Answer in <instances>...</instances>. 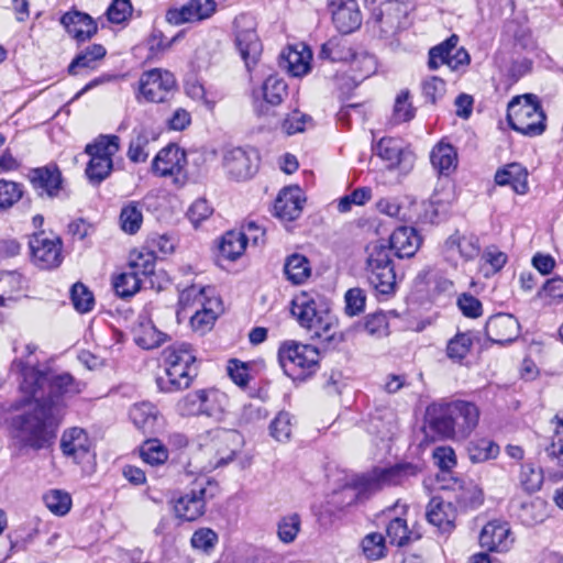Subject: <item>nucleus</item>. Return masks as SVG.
<instances>
[{
    "mask_svg": "<svg viewBox=\"0 0 563 563\" xmlns=\"http://www.w3.org/2000/svg\"><path fill=\"white\" fill-rule=\"evenodd\" d=\"M186 165L187 158L185 151L175 144H170L156 154L152 169L157 176L173 177V181L181 186L187 179Z\"/></svg>",
    "mask_w": 563,
    "mask_h": 563,
    "instance_id": "ddd939ff",
    "label": "nucleus"
},
{
    "mask_svg": "<svg viewBox=\"0 0 563 563\" xmlns=\"http://www.w3.org/2000/svg\"><path fill=\"white\" fill-rule=\"evenodd\" d=\"M389 251L394 250L399 258L411 257L418 251L421 239L412 227H399L390 235Z\"/></svg>",
    "mask_w": 563,
    "mask_h": 563,
    "instance_id": "a878e982",
    "label": "nucleus"
},
{
    "mask_svg": "<svg viewBox=\"0 0 563 563\" xmlns=\"http://www.w3.org/2000/svg\"><path fill=\"white\" fill-rule=\"evenodd\" d=\"M107 51L100 44H92L85 51L78 54L68 66V73L70 75L78 74L79 68L92 69L96 66V62L103 58Z\"/></svg>",
    "mask_w": 563,
    "mask_h": 563,
    "instance_id": "79ce46f5",
    "label": "nucleus"
},
{
    "mask_svg": "<svg viewBox=\"0 0 563 563\" xmlns=\"http://www.w3.org/2000/svg\"><path fill=\"white\" fill-rule=\"evenodd\" d=\"M291 420L290 413L280 411L269 424L271 435L278 442L289 441L292 433Z\"/></svg>",
    "mask_w": 563,
    "mask_h": 563,
    "instance_id": "4d7b16f0",
    "label": "nucleus"
},
{
    "mask_svg": "<svg viewBox=\"0 0 563 563\" xmlns=\"http://www.w3.org/2000/svg\"><path fill=\"white\" fill-rule=\"evenodd\" d=\"M22 196L23 189L21 184L0 179V211L10 209Z\"/></svg>",
    "mask_w": 563,
    "mask_h": 563,
    "instance_id": "13d9d810",
    "label": "nucleus"
},
{
    "mask_svg": "<svg viewBox=\"0 0 563 563\" xmlns=\"http://www.w3.org/2000/svg\"><path fill=\"white\" fill-rule=\"evenodd\" d=\"M120 139L117 135H100L93 143L86 146V153L90 157L110 158L118 153L120 148Z\"/></svg>",
    "mask_w": 563,
    "mask_h": 563,
    "instance_id": "37998d69",
    "label": "nucleus"
},
{
    "mask_svg": "<svg viewBox=\"0 0 563 563\" xmlns=\"http://www.w3.org/2000/svg\"><path fill=\"white\" fill-rule=\"evenodd\" d=\"M156 256L152 251H133L129 257V269L136 273L142 279L154 274Z\"/></svg>",
    "mask_w": 563,
    "mask_h": 563,
    "instance_id": "58836bf2",
    "label": "nucleus"
},
{
    "mask_svg": "<svg viewBox=\"0 0 563 563\" xmlns=\"http://www.w3.org/2000/svg\"><path fill=\"white\" fill-rule=\"evenodd\" d=\"M206 488L200 486L198 489H192L186 493L175 501V514L177 517L194 521L205 514L206 509Z\"/></svg>",
    "mask_w": 563,
    "mask_h": 563,
    "instance_id": "b1692460",
    "label": "nucleus"
},
{
    "mask_svg": "<svg viewBox=\"0 0 563 563\" xmlns=\"http://www.w3.org/2000/svg\"><path fill=\"white\" fill-rule=\"evenodd\" d=\"M416 467L410 464H398L391 467H376L362 475L355 482L360 493L374 494L389 486L400 485L409 475H413Z\"/></svg>",
    "mask_w": 563,
    "mask_h": 563,
    "instance_id": "1a4fd4ad",
    "label": "nucleus"
},
{
    "mask_svg": "<svg viewBox=\"0 0 563 563\" xmlns=\"http://www.w3.org/2000/svg\"><path fill=\"white\" fill-rule=\"evenodd\" d=\"M319 356L314 346L297 342H286L278 350V362L284 373L294 379H302L314 372Z\"/></svg>",
    "mask_w": 563,
    "mask_h": 563,
    "instance_id": "0eeeda50",
    "label": "nucleus"
},
{
    "mask_svg": "<svg viewBox=\"0 0 563 563\" xmlns=\"http://www.w3.org/2000/svg\"><path fill=\"white\" fill-rule=\"evenodd\" d=\"M311 58V51L303 44L290 46L283 54L285 67L295 77L303 76L310 70Z\"/></svg>",
    "mask_w": 563,
    "mask_h": 563,
    "instance_id": "7c9ffc66",
    "label": "nucleus"
},
{
    "mask_svg": "<svg viewBox=\"0 0 563 563\" xmlns=\"http://www.w3.org/2000/svg\"><path fill=\"white\" fill-rule=\"evenodd\" d=\"M479 409L470 401L455 400L429 411V428L441 439L465 440L477 427Z\"/></svg>",
    "mask_w": 563,
    "mask_h": 563,
    "instance_id": "f03ea898",
    "label": "nucleus"
},
{
    "mask_svg": "<svg viewBox=\"0 0 563 563\" xmlns=\"http://www.w3.org/2000/svg\"><path fill=\"white\" fill-rule=\"evenodd\" d=\"M284 273L292 284H303L311 274L310 263L305 255L294 253L286 258Z\"/></svg>",
    "mask_w": 563,
    "mask_h": 563,
    "instance_id": "c9c22d12",
    "label": "nucleus"
},
{
    "mask_svg": "<svg viewBox=\"0 0 563 563\" xmlns=\"http://www.w3.org/2000/svg\"><path fill=\"white\" fill-rule=\"evenodd\" d=\"M230 401L225 393L217 388L202 389V415L222 420L229 412Z\"/></svg>",
    "mask_w": 563,
    "mask_h": 563,
    "instance_id": "473e14b6",
    "label": "nucleus"
},
{
    "mask_svg": "<svg viewBox=\"0 0 563 563\" xmlns=\"http://www.w3.org/2000/svg\"><path fill=\"white\" fill-rule=\"evenodd\" d=\"M301 529V517L294 512L283 516L277 522V537L284 544L292 543Z\"/></svg>",
    "mask_w": 563,
    "mask_h": 563,
    "instance_id": "de8ad7c7",
    "label": "nucleus"
},
{
    "mask_svg": "<svg viewBox=\"0 0 563 563\" xmlns=\"http://www.w3.org/2000/svg\"><path fill=\"white\" fill-rule=\"evenodd\" d=\"M509 537L510 528L506 523L492 521L482 529L479 544L488 551H507L511 543Z\"/></svg>",
    "mask_w": 563,
    "mask_h": 563,
    "instance_id": "bb28decb",
    "label": "nucleus"
},
{
    "mask_svg": "<svg viewBox=\"0 0 563 563\" xmlns=\"http://www.w3.org/2000/svg\"><path fill=\"white\" fill-rule=\"evenodd\" d=\"M113 167L112 159L103 157H90L86 167V175L93 185H99L111 173Z\"/></svg>",
    "mask_w": 563,
    "mask_h": 563,
    "instance_id": "864d4df0",
    "label": "nucleus"
},
{
    "mask_svg": "<svg viewBox=\"0 0 563 563\" xmlns=\"http://www.w3.org/2000/svg\"><path fill=\"white\" fill-rule=\"evenodd\" d=\"M143 222L142 211L136 202H130L124 206L120 212L121 229L129 233H136Z\"/></svg>",
    "mask_w": 563,
    "mask_h": 563,
    "instance_id": "603ef678",
    "label": "nucleus"
},
{
    "mask_svg": "<svg viewBox=\"0 0 563 563\" xmlns=\"http://www.w3.org/2000/svg\"><path fill=\"white\" fill-rule=\"evenodd\" d=\"M60 23L77 41L84 42L97 33V23L87 13L79 11L67 12L60 18Z\"/></svg>",
    "mask_w": 563,
    "mask_h": 563,
    "instance_id": "cd10ccee",
    "label": "nucleus"
},
{
    "mask_svg": "<svg viewBox=\"0 0 563 563\" xmlns=\"http://www.w3.org/2000/svg\"><path fill=\"white\" fill-rule=\"evenodd\" d=\"M473 340L470 333H457L446 345V355L454 362L462 361L470 352Z\"/></svg>",
    "mask_w": 563,
    "mask_h": 563,
    "instance_id": "6e6d98bb",
    "label": "nucleus"
},
{
    "mask_svg": "<svg viewBox=\"0 0 563 563\" xmlns=\"http://www.w3.org/2000/svg\"><path fill=\"white\" fill-rule=\"evenodd\" d=\"M32 263L41 269H53L63 262L60 238H49L44 231L34 233L29 240Z\"/></svg>",
    "mask_w": 563,
    "mask_h": 563,
    "instance_id": "9b49d317",
    "label": "nucleus"
},
{
    "mask_svg": "<svg viewBox=\"0 0 563 563\" xmlns=\"http://www.w3.org/2000/svg\"><path fill=\"white\" fill-rule=\"evenodd\" d=\"M507 120L512 130L526 136L541 135L547 129V115L534 95L515 97L508 104Z\"/></svg>",
    "mask_w": 563,
    "mask_h": 563,
    "instance_id": "423d86ee",
    "label": "nucleus"
},
{
    "mask_svg": "<svg viewBox=\"0 0 563 563\" xmlns=\"http://www.w3.org/2000/svg\"><path fill=\"white\" fill-rule=\"evenodd\" d=\"M197 376L195 364L169 365L164 374L156 378L157 387L164 393H174L188 388Z\"/></svg>",
    "mask_w": 563,
    "mask_h": 563,
    "instance_id": "6ab92c4d",
    "label": "nucleus"
},
{
    "mask_svg": "<svg viewBox=\"0 0 563 563\" xmlns=\"http://www.w3.org/2000/svg\"><path fill=\"white\" fill-rule=\"evenodd\" d=\"M372 197V190L368 187H361L353 190L350 195L343 196L338 202V210L342 213L351 210L352 205L363 206Z\"/></svg>",
    "mask_w": 563,
    "mask_h": 563,
    "instance_id": "338daca9",
    "label": "nucleus"
},
{
    "mask_svg": "<svg viewBox=\"0 0 563 563\" xmlns=\"http://www.w3.org/2000/svg\"><path fill=\"white\" fill-rule=\"evenodd\" d=\"M46 507L57 516L66 515L71 507L70 495L63 490H51L43 497Z\"/></svg>",
    "mask_w": 563,
    "mask_h": 563,
    "instance_id": "bf43d9fd",
    "label": "nucleus"
},
{
    "mask_svg": "<svg viewBox=\"0 0 563 563\" xmlns=\"http://www.w3.org/2000/svg\"><path fill=\"white\" fill-rule=\"evenodd\" d=\"M263 95L267 103L277 106L287 96V85L283 79L269 76L263 84Z\"/></svg>",
    "mask_w": 563,
    "mask_h": 563,
    "instance_id": "5fc2aeb1",
    "label": "nucleus"
},
{
    "mask_svg": "<svg viewBox=\"0 0 563 563\" xmlns=\"http://www.w3.org/2000/svg\"><path fill=\"white\" fill-rule=\"evenodd\" d=\"M430 161L439 174L449 175L457 166V153L451 144L440 142L432 148Z\"/></svg>",
    "mask_w": 563,
    "mask_h": 563,
    "instance_id": "f704fd0d",
    "label": "nucleus"
},
{
    "mask_svg": "<svg viewBox=\"0 0 563 563\" xmlns=\"http://www.w3.org/2000/svg\"><path fill=\"white\" fill-rule=\"evenodd\" d=\"M415 117V109L409 101V92L401 91L395 100L393 121L395 123H402L410 121Z\"/></svg>",
    "mask_w": 563,
    "mask_h": 563,
    "instance_id": "69168bd1",
    "label": "nucleus"
},
{
    "mask_svg": "<svg viewBox=\"0 0 563 563\" xmlns=\"http://www.w3.org/2000/svg\"><path fill=\"white\" fill-rule=\"evenodd\" d=\"M377 155L389 163V167L394 168L400 165L411 156L409 152H405L398 140L391 137H383L376 146Z\"/></svg>",
    "mask_w": 563,
    "mask_h": 563,
    "instance_id": "4c0bfd02",
    "label": "nucleus"
},
{
    "mask_svg": "<svg viewBox=\"0 0 563 563\" xmlns=\"http://www.w3.org/2000/svg\"><path fill=\"white\" fill-rule=\"evenodd\" d=\"M235 44L247 68L255 65L262 53V43L256 33L255 18L241 13L234 19Z\"/></svg>",
    "mask_w": 563,
    "mask_h": 563,
    "instance_id": "9d476101",
    "label": "nucleus"
},
{
    "mask_svg": "<svg viewBox=\"0 0 563 563\" xmlns=\"http://www.w3.org/2000/svg\"><path fill=\"white\" fill-rule=\"evenodd\" d=\"M247 235L242 231H228L219 244L220 255L229 261H235L245 251Z\"/></svg>",
    "mask_w": 563,
    "mask_h": 563,
    "instance_id": "e433bc0d",
    "label": "nucleus"
},
{
    "mask_svg": "<svg viewBox=\"0 0 563 563\" xmlns=\"http://www.w3.org/2000/svg\"><path fill=\"white\" fill-rule=\"evenodd\" d=\"M519 331L518 320L509 313L492 316L485 325L486 336L498 344L512 342L519 335Z\"/></svg>",
    "mask_w": 563,
    "mask_h": 563,
    "instance_id": "412c9836",
    "label": "nucleus"
},
{
    "mask_svg": "<svg viewBox=\"0 0 563 563\" xmlns=\"http://www.w3.org/2000/svg\"><path fill=\"white\" fill-rule=\"evenodd\" d=\"M386 533L390 544L397 547L407 545L409 542L420 538V534L409 530L407 521L399 517L390 520L386 528Z\"/></svg>",
    "mask_w": 563,
    "mask_h": 563,
    "instance_id": "ea45409f",
    "label": "nucleus"
},
{
    "mask_svg": "<svg viewBox=\"0 0 563 563\" xmlns=\"http://www.w3.org/2000/svg\"><path fill=\"white\" fill-rule=\"evenodd\" d=\"M216 10L213 0H190L179 9H169L166 20L170 24L196 22L208 19Z\"/></svg>",
    "mask_w": 563,
    "mask_h": 563,
    "instance_id": "aec40b11",
    "label": "nucleus"
},
{
    "mask_svg": "<svg viewBox=\"0 0 563 563\" xmlns=\"http://www.w3.org/2000/svg\"><path fill=\"white\" fill-rule=\"evenodd\" d=\"M23 279L18 272H2L0 274V306L18 298L22 290Z\"/></svg>",
    "mask_w": 563,
    "mask_h": 563,
    "instance_id": "a19ab883",
    "label": "nucleus"
},
{
    "mask_svg": "<svg viewBox=\"0 0 563 563\" xmlns=\"http://www.w3.org/2000/svg\"><path fill=\"white\" fill-rule=\"evenodd\" d=\"M426 517L429 523L442 533H449L454 528L456 511L453 505L441 497H433L428 504Z\"/></svg>",
    "mask_w": 563,
    "mask_h": 563,
    "instance_id": "5701e85b",
    "label": "nucleus"
},
{
    "mask_svg": "<svg viewBox=\"0 0 563 563\" xmlns=\"http://www.w3.org/2000/svg\"><path fill=\"white\" fill-rule=\"evenodd\" d=\"M14 408H25L23 412L11 419V433L15 445L20 450L33 451L49 448L56 438L57 430L51 407L24 395L16 401Z\"/></svg>",
    "mask_w": 563,
    "mask_h": 563,
    "instance_id": "f257e3e1",
    "label": "nucleus"
},
{
    "mask_svg": "<svg viewBox=\"0 0 563 563\" xmlns=\"http://www.w3.org/2000/svg\"><path fill=\"white\" fill-rule=\"evenodd\" d=\"M467 454L473 463H483L496 459L499 454V446L492 440L478 439L468 443Z\"/></svg>",
    "mask_w": 563,
    "mask_h": 563,
    "instance_id": "c03bdc74",
    "label": "nucleus"
},
{
    "mask_svg": "<svg viewBox=\"0 0 563 563\" xmlns=\"http://www.w3.org/2000/svg\"><path fill=\"white\" fill-rule=\"evenodd\" d=\"M129 415L135 428L144 434H155L163 427V417L156 406L148 401L133 405Z\"/></svg>",
    "mask_w": 563,
    "mask_h": 563,
    "instance_id": "4be33fe9",
    "label": "nucleus"
},
{
    "mask_svg": "<svg viewBox=\"0 0 563 563\" xmlns=\"http://www.w3.org/2000/svg\"><path fill=\"white\" fill-rule=\"evenodd\" d=\"M520 486L528 494L538 492L543 483V475L540 470L534 468L532 465H522L519 475Z\"/></svg>",
    "mask_w": 563,
    "mask_h": 563,
    "instance_id": "052dcab7",
    "label": "nucleus"
},
{
    "mask_svg": "<svg viewBox=\"0 0 563 563\" xmlns=\"http://www.w3.org/2000/svg\"><path fill=\"white\" fill-rule=\"evenodd\" d=\"M303 200L298 187L284 188L274 203V214L284 221L297 219L302 210Z\"/></svg>",
    "mask_w": 563,
    "mask_h": 563,
    "instance_id": "393cba45",
    "label": "nucleus"
},
{
    "mask_svg": "<svg viewBox=\"0 0 563 563\" xmlns=\"http://www.w3.org/2000/svg\"><path fill=\"white\" fill-rule=\"evenodd\" d=\"M59 448L66 459L79 464L89 455L92 441L85 429L71 427L63 431Z\"/></svg>",
    "mask_w": 563,
    "mask_h": 563,
    "instance_id": "f3484780",
    "label": "nucleus"
},
{
    "mask_svg": "<svg viewBox=\"0 0 563 563\" xmlns=\"http://www.w3.org/2000/svg\"><path fill=\"white\" fill-rule=\"evenodd\" d=\"M165 367L169 365L195 364L196 356L187 343L173 344L163 351Z\"/></svg>",
    "mask_w": 563,
    "mask_h": 563,
    "instance_id": "a18cd8bd",
    "label": "nucleus"
},
{
    "mask_svg": "<svg viewBox=\"0 0 563 563\" xmlns=\"http://www.w3.org/2000/svg\"><path fill=\"white\" fill-rule=\"evenodd\" d=\"M142 283L143 279L129 269L115 276L112 286L119 297L129 298L140 290Z\"/></svg>",
    "mask_w": 563,
    "mask_h": 563,
    "instance_id": "49530a36",
    "label": "nucleus"
},
{
    "mask_svg": "<svg viewBox=\"0 0 563 563\" xmlns=\"http://www.w3.org/2000/svg\"><path fill=\"white\" fill-rule=\"evenodd\" d=\"M511 508L517 511L520 520L527 526L542 522L547 516L545 503L540 498L523 501L516 497L511 500Z\"/></svg>",
    "mask_w": 563,
    "mask_h": 563,
    "instance_id": "72a5a7b5",
    "label": "nucleus"
},
{
    "mask_svg": "<svg viewBox=\"0 0 563 563\" xmlns=\"http://www.w3.org/2000/svg\"><path fill=\"white\" fill-rule=\"evenodd\" d=\"M361 545L368 560H378L385 555V540L380 533L372 532L365 536Z\"/></svg>",
    "mask_w": 563,
    "mask_h": 563,
    "instance_id": "e2e57ef3",
    "label": "nucleus"
},
{
    "mask_svg": "<svg viewBox=\"0 0 563 563\" xmlns=\"http://www.w3.org/2000/svg\"><path fill=\"white\" fill-rule=\"evenodd\" d=\"M446 245L452 249L456 247L461 256L470 261L479 254L478 239L474 235H459L454 234L449 238Z\"/></svg>",
    "mask_w": 563,
    "mask_h": 563,
    "instance_id": "8fccbe9b",
    "label": "nucleus"
},
{
    "mask_svg": "<svg viewBox=\"0 0 563 563\" xmlns=\"http://www.w3.org/2000/svg\"><path fill=\"white\" fill-rule=\"evenodd\" d=\"M71 300L77 311L84 313L91 310L93 306V296L89 289L81 283H76L71 287Z\"/></svg>",
    "mask_w": 563,
    "mask_h": 563,
    "instance_id": "774afa93",
    "label": "nucleus"
},
{
    "mask_svg": "<svg viewBox=\"0 0 563 563\" xmlns=\"http://www.w3.org/2000/svg\"><path fill=\"white\" fill-rule=\"evenodd\" d=\"M200 454L207 460L202 466L211 471L231 462L243 445V437L232 429H214L201 437Z\"/></svg>",
    "mask_w": 563,
    "mask_h": 563,
    "instance_id": "39448f33",
    "label": "nucleus"
},
{
    "mask_svg": "<svg viewBox=\"0 0 563 563\" xmlns=\"http://www.w3.org/2000/svg\"><path fill=\"white\" fill-rule=\"evenodd\" d=\"M206 288L197 285H191L183 289L179 294L178 306L181 311L196 310L203 307L205 303L210 302L206 296Z\"/></svg>",
    "mask_w": 563,
    "mask_h": 563,
    "instance_id": "09e8293b",
    "label": "nucleus"
},
{
    "mask_svg": "<svg viewBox=\"0 0 563 563\" xmlns=\"http://www.w3.org/2000/svg\"><path fill=\"white\" fill-rule=\"evenodd\" d=\"M319 57L331 62L351 63L352 58L356 59V52L346 38L333 36L322 44Z\"/></svg>",
    "mask_w": 563,
    "mask_h": 563,
    "instance_id": "2f4dec72",
    "label": "nucleus"
},
{
    "mask_svg": "<svg viewBox=\"0 0 563 563\" xmlns=\"http://www.w3.org/2000/svg\"><path fill=\"white\" fill-rule=\"evenodd\" d=\"M29 179L35 190L42 196L54 197L60 189L62 175L56 167H40L30 172Z\"/></svg>",
    "mask_w": 563,
    "mask_h": 563,
    "instance_id": "c756f323",
    "label": "nucleus"
},
{
    "mask_svg": "<svg viewBox=\"0 0 563 563\" xmlns=\"http://www.w3.org/2000/svg\"><path fill=\"white\" fill-rule=\"evenodd\" d=\"M332 21L343 34H350L362 24V14L355 0H328Z\"/></svg>",
    "mask_w": 563,
    "mask_h": 563,
    "instance_id": "a211bd4d",
    "label": "nucleus"
},
{
    "mask_svg": "<svg viewBox=\"0 0 563 563\" xmlns=\"http://www.w3.org/2000/svg\"><path fill=\"white\" fill-rule=\"evenodd\" d=\"M291 314L302 328H306L313 338L324 341L334 339V320L327 308L308 292L301 291L291 301Z\"/></svg>",
    "mask_w": 563,
    "mask_h": 563,
    "instance_id": "20e7f679",
    "label": "nucleus"
},
{
    "mask_svg": "<svg viewBox=\"0 0 563 563\" xmlns=\"http://www.w3.org/2000/svg\"><path fill=\"white\" fill-rule=\"evenodd\" d=\"M365 271L368 283L376 291L383 295L394 292L396 273L386 245L374 243L368 247Z\"/></svg>",
    "mask_w": 563,
    "mask_h": 563,
    "instance_id": "6e6552de",
    "label": "nucleus"
},
{
    "mask_svg": "<svg viewBox=\"0 0 563 563\" xmlns=\"http://www.w3.org/2000/svg\"><path fill=\"white\" fill-rule=\"evenodd\" d=\"M459 36L453 34L441 44L429 51V68L438 69L446 65L451 70H456L461 66L468 65L470 55L463 47L457 46Z\"/></svg>",
    "mask_w": 563,
    "mask_h": 563,
    "instance_id": "4468645a",
    "label": "nucleus"
},
{
    "mask_svg": "<svg viewBox=\"0 0 563 563\" xmlns=\"http://www.w3.org/2000/svg\"><path fill=\"white\" fill-rule=\"evenodd\" d=\"M537 297L545 300L547 305L560 302L563 299V278L556 276L548 279L538 291Z\"/></svg>",
    "mask_w": 563,
    "mask_h": 563,
    "instance_id": "680f3d73",
    "label": "nucleus"
},
{
    "mask_svg": "<svg viewBox=\"0 0 563 563\" xmlns=\"http://www.w3.org/2000/svg\"><path fill=\"white\" fill-rule=\"evenodd\" d=\"M407 8L398 1H386L373 11V20L380 36L396 34L405 24Z\"/></svg>",
    "mask_w": 563,
    "mask_h": 563,
    "instance_id": "dca6fc26",
    "label": "nucleus"
},
{
    "mask_svg": "<svg viewBox=\"0 0 563 563\" xmlns=\"http://www.w3.org/2000/svg\"><path fill=\"white\" fill-rule=\"evenodd\" d=\"M176 88L174 75L154 68L142 74L139 80L140 95L148 102H165Z\"/></svg>",
    "mask_w": 563,
    "mask_h": 563,
    "instance_id": "f8f14e48",
    "label": "nucleus"
},
{
    "mask_svg": "<svg viewBox=\"0 0 563 563\" xmlns=\"http://www.w3.org/2000/svg\"><path fill=\"white\" fill-rule=\"evenodd\" d=\"M140 454L142 460L152 466L164 464L168 459L167 449L157 439L146 440L140 449Z\"/></svg>",
    "mask_w": 563,
    "mask_h": 563,
    "instance_id": "3c124183",
    "label": "nucleus"
},
{
    "mask_svg": "<svg viewBox=\"0 0 563 563\" xmlns=\"http://www.w3.org/2000/svg\"><path fill=\"white\" fill-rule=\"evenodd\" d=\"M218 536L210 528H200L191 537V547L198 551L209 553L217 544Z\"/></svg>",
    "mask_w": 563,
    "mask_h": 563,
    "instance_id": "0e129e2a",
    "label": "nucleus"
},
{
    "mask_svg": "<svg viewBox=\"0 0 563 563\" xmlns=\"http://www.w3.org/2000/svg\"><path fill=\"white\" fill-rule=\"evenodd\" d=\"M260 156L253 148L235 147L229 150L223 158L228 175L238 180L251 178L258 168Z\"/></svg>",
    "mask_w": 563,
    "mask_h": 563,
    "instance_id": "2eb2a0df",
    "label": "nucleus"
},
{
    "mask_svg": "<svg viewBox=\"0 0 563 563\" xmlns=\"http://www.w3.org/2000/svg\"><path fill=\"white\" fill-rule=\"evenodd\" d=\"M495 183L498 186H510L516 194L525 195L529 190L528 170L519 163L507 164L496 172Z\"/></svg>",
    "mask_w": 563,
    "mask_h": 563,
    "instance_id": "c85d7f7f",
    "label": "nucleus"
},
{
    "mask_svg": "<svg viewBox=\"0 0 563 563\" xmlns=\"http://www.w3.org/2000/svg\"><path fill=\"white\" fill-rule=\"evenodd\" d=\"M20 389L23 395L30 396L34 401L49 406L52 412L63 397L79 391L71 375L67 373L55 375L32 366L22 368Z\"/></svg>",
    "mask_w": 563,
    "mask_h": 563,
    "instance_id": "7ed1b4c3",
    "label": "nucleus"
}]
</instances>
